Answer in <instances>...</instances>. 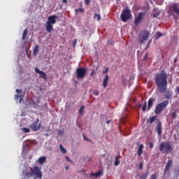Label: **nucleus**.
<instances>
[{"instance_id":"56","label":"nucleus","mask_w":179,"mask_h":179,"mask_svg":"<svg viewBox=\"0 0 179 179\" xmlns=\"http://www.w3.org/2000/svg\"><path fill=\"white\" fill-rule=\"evenodd\" d=\"M116 1H120V0H116Z\"/></svg>"},{"instance_id":"35","label":"nucleus","mask_w":179,"mask_h":179,"mask_svg":"<svg viewBox=\"0 0 179 179\" xmlns=\"http://www.w3.org/2000/svg\"><path fill=\"white\" fill-rule=\"evenodd\" d=\"M157 36H158L157 38H159V37H162L163 36V34H162L161 32H157Z\"/></svg>"},{"instance_id":"26","label":"nucleus","mask_w":179,"mask_h":179,"mask_svg":"<svg viewBox=\"0 0 179 179\" xmlns=\"http://www.w3.org/2000/svg\"><path fill=\"white\" fill-rule=\"evenodd\" d=\"M148 176H149V173H143V175H141L140 176V178L141 179H146V178H148Z\"/></svg>"},{"instance_id":"17","label":"nucleus","mask_w":179,"mask_h":179,"mask_svg":"<svg viewBox=\"0 0 179 179\" xmlns=\"http://www.w3.org/2000/svg\"><path fill=\"white\" fill-rule=\"evenodd\" d=\"M108 83V74H106L103 80V86L105 89L106 87H107Z\"/></svg>"},{"instance_id":"41","label":"nucleus","mask_w":179,"mask_h":179,"mask_svg":"<svg viewBox=\"0 0 179 179\" xmlns=\"http://www.w3.org/2000/svg\"><path fill=\"white\" fill-rule=\"evenodd\" d=\"M85 5H90V0H85Z\"/></svg>"},{"instance_id":"25","label":"nucleus","mask_w":179,"mask_h":179,"mask_svg":"<svg viewBox=\"0 0 179 179\" xmlns=\"http://www.w3.org/2000/svg\"><path fill=\"white\" fill-rule=\"evenodd\" d=\"M94 19H96L99 21V20H100V19H101V16L100 15V14L95 13L94 15Z\"/></svg>"},{"instance_id":"27","label":"nucleus","mask_w":179,"mask_h":179,"mask_svg":"<svg viewBox=\"0 0 179 179\" xmlns=\"http://www.w3.org/2000/svg\"><path fill=\"white\" fill-rule=\"evenodd\" d=\"M171 118H172L173 120H176V118H177V113L173 112V113H171Z\"/></svg>"},{"instance_id":"3","label":"nucleus","mask_w":179,"mask_h":179,"mask_svg":"<svg viewBox=\"0 0 179 179\" xmlns=\"http://www.w3.org/2000/svg\"><path fill=\"white\" fill-rule=\"evenodd\" d=\"M159 151L162 154L169 155L173 152V147L169 142H162L159 144Z\"/></svg>"},{"instance_id":"21","label":"nucleus","mask_w":179,"mask_h":179,"mask_svg":"<svg viewBox=\"0 0 179 179\" xmlns=\"http://www.w3.org/2000/svg\"><path fill=\"white\" fill-rule=\"evenodd\" d=\"M28 30H27V28H26L24 31H23V34H22V39L23 41H24V40H26V38L27 37V33H28Z\"/></svg>"},{"instance_id":"29","label":"nucleus","mask_w":179,"mask_h":179,"mask_svg":"<svg viewBox=\"0 0 179 179\" xmlns=\"http://www.w3.org/2000/svg\"><path fill=\"white\" fill-rule=\"evenodd\" d=\"M148 104L146 102H145L143 104V106H142V110L143 111H146V107H147Z\"/></svg>"},{"instance_id":"13","label":"nucleus","mask_w":179,"mask_h":179,"mask_svg":"<svg viewBox=\"0 0 179 179\" xmlns=\"http://www.w3.org/2000/svg\"><path fill=\"white\" fill-rule=\"evenodd\" d=\"M171 8L173 12L176 13V15H179V3H173L171 6Z\"/></svg>"},{"instance_id":"15","label":"nucleus","mask_w":179,"mask_h":179,"mask_svg":"<svg viewBox=\"0 0 179 179\" xmlns=\"http://www.w3.org/2000/svg\"><path fill=\"white\" fill-rule=\"evenodd\" d=\"M156 131L158 135H162V122L159 121L156 127Z\"/></svg>"},{"instance_id":"49","label":"nucleus","mask_w":179,"mask_h":179,"mask_svg":"<svg viewBox=\"0 0 179 179\" xmlns=\"http://www.w3.org/2000/svg\"><path fill=\"white\" fill-rule=\"evenodd\" d=\"M110 122H111V120H107L106 121V124H110Z\"/></svg>"},{"instance_id":"20","label":"nucleus","mask_w":179,"mask_h":179,"mask_svg":"<svg viewBox=\"0 0 179 179\" xmlns=\"http://www.w3.org/2000/svg\"><path fill=\"white\" fill-rule=\"evenodd\" d=\"M46 160V157H41L38 159V163H39V164H43V163H44Z\"/></svg>"},{"instance_id":"7","label":"nucleus","mask_w":179,"mask_h":179,"mask_svg":"<svg viewBox=\"0 0 179 179\" xmlns=\"http://www.w3.org/2000/svg\"><path fill=\"white\" fill-rule=\"evenodd\" d=\"M169 106V100H165L159 104H157L155 107V114H160L163 110L166 108V107Z\"/></svg>"},{"instance_id":"42","label":"nucleus","mask_w":179,"mask_h":179,"mask_svg":"<svg viewBox=\"0 0 179 179\" xmlns=\"http://www.w3.org/2000/svg\"><path fill=\"white\" fill-rule=\"evenodd\" d=\"M96 73V71L94 70H92V72L90 73V76H93Z\"/></svg>"},{"instance_id":"40","label":"nucleus","mask_w":179,"mask_h":179,"mask_svg":"<svg viewBox=\"0 0 179 179\" xmlns=\"http://www.w3.org/2000/svg\"><path fill=\"white\" fill-rule=\"evenodd\" d=\"M108 44H109V45H111V44H113V39H109L108 41Z\"/></svg>"},{"instance_id":"14","label":"nucleus","mask_w":179,"mask_h":179,"mask_svg":"<svg viewBox=\"0 0 179 179\" xmlns=\"http://www.w3.org/2000/svg\"><path fill=\"white\" fill-rule=\"evenodd\" d=\"M153 103H155V99L153 97L150 98L148 102V111H149V110H150L152 107H153Z\"/></svg>"},{"instance_id":"53","label":"nucleus","mask_w":179,"mask_h":179,"mask_svg":"<svg viewBox=\"0 0 179 179\" xmlns=\"http://www.w3.org/2000/svg\"><path fill=\"white\" fill-rule=\"evenodd\" d=\"M45 136H48V134H45Z\"/></svg>"},{"instance_id":"50","label":"nucleus","mask_w":179,"mask_h":179,"mask_svg":"<svg viewBox=\"0 0 179 179\" xmlns=\"http://www.w3.org/2000/svg\"><path fill=\"white\" fill-rule=\"evenodd\" d=\"M22 100H23V99L20 98V103H22Z\"/></svg>"},{"instance_id":"10","label":"nucleus","mask_w":179,"mask_h":179,"mask_svg":"<svg viewBox=\"0 0 179 179\" xmlns=\"http://www.w3.org/2000/svg\"><path fill=\"white\" fill-rule=\"evenodd\" d=\"M143 16H145V13H139L138 14L137 17L134 19L135 26H138L143 20Z\"/></svg>"},{"instance_id":"23","label":"nucleus","mask_w":179,"mask_h":179,"mask_svg":"<svg viewBox=\"0 0 179 179\" xmlns=\"http://www.w3.org/2000/svg\"><path fill=\"white\" fill-rule=\"evenodd\" d=\"M38 53V45H36L34 48V55H37Z\"/></svg>"},{"instance_id":"37","label":"nucleus","mask_w":179,"mask_h":179,"mask_svg":"<svg viewBox=\"0 0 179 179\" xmlns=\"http://www.w3.org/2000/svg\"><path fill=\"white\" fill-rule=\"evenodd\" d=\"M99 90H96V91H94L93 94H94V96H99Z\"/></svg>"},{"instance_id":"55","label":"nucleus","mask_w":179,"mask_h":179,"mask_svg":"<svg viewBox=\"0 0 179 179\" xmlns=\"http://www.w3.org/2000/svg\"><path fill=\"white\" fill-rule=\"evenodd\" d=\"M178 174H179V167H178Z\"/></svg>"},{"instance_id":"11","label":"nucleus","mask_w":179,"mask_h":179,"mask_svg":"<svg viewBox=\"0 0 179 179\" xmlns=\"http://www.w3.org/2000/svg\"><path fill=\"white\" fill-rule=\"evenodd\" d=\"M171 166H173V160L169 159L168 160L165 169H164V174H167L169 171H170V169H171Z\"/></svg>"},{"instance_id":"18","label":"nucleus","mask_w":179,"mask_h":179,"mask_svg":"<svg viewBox=\"0 0 179 179\" xmlns=\"http://www.w3.org/2000/svg\"><path fill=\"white\" fill-rule=\"evenodd\" d=\"M157 119V116L156 115L150 117L149 119L147 120V123L153 124V122H155V121H156Z\"/></svg>"},{"instance_id":"48","label":"nucleus","mask_w":179,"mask_h":179,"mask_svg":"<svg viewBox=\"0 0 179 179\" xmlns=\"http://www.w3.org/2000/svg\"><path fill=\"white\" fill-rule=\"evenodd\" d=\"M146 58H148V54H145V55L144 57V59H146Z\"/></svg>"},{"instance_id":"36","label":"nucleus","mask_w":179,"mask_h":179,"mask_svg":"<svg viewBox=\"0 0 179 179\" xmlns=\"http://www.w3.org/2000/svg\"><path fill=\"white\" fill-rule=\"evenodd\" d=\"M66 159L67 162H69L70 163H73L72 160H71V159L69 158V156L66 157Z\"/></svg>"},{"instance_id":"6","label":"nucleus","mask_w":179,"mask_h":179,"mask_svg":"<svg viewBox=\"0 0 179 179\" xmlns=\"http://www.w3.org/2000/svg\"><path fill=\"white\" fill-rule=\"evenodd\" d=\"M149 36H150V32H149V31H141L138 35V43H140V44H143V43L149 38Z\"/></svg>"},{"instance_id":"30","label":"nucleus","mask_w":179,"mask_h":179,"mask_svg":"<svg viewBox=\"0 0 179 179\" xmlns=\"http://www.w3.org/2000/svg\"><path fill=\"white\" fill-rule=\"evenodd\" d=\"M115 166H118V164H120V159H118V157H115Z\"/></svg>"},{"instance_id":"44","label":"nucleus","mask_w":179,"mask_h":179,"mask_svg":"<svg viewBox=\"0 0 179 179\" xmlns=\"http://www.w3.org/2000/svg\"><path fill=\"white\" fill-rule=\"evenodd\" d=\"M76 12H83V8L76 9Z\"/></svg>"},{"instance_id":"4","label":"nucleus","mask_w":179,"mask_h":179,"mask_svg":"<svg viewBox=\"0 0 179 179\" xmlns=\"http://www.w3.org/2000/svg\"><path fill=\"white\" fill-rule=\"evenodd\" d=\"M57 18L58 16L57 15H50L48 17L45 29L48 33H51L52 31V24H55L57 23Z\"/></svg>"},{"instance_id":"24","label":"nucleus","mask_w":179,"mask_h":179,"mask_svg":"<svg viewBox=\"0 0 179 179\" xmlns=\"http://www.w3.org/2000/svg\"><path fill=\"white\" fill-rule=\"evenodd\" d=\"M59 148H60L61 152L63 154L66 153V150L64 148V146H62V145H61V144L59 145Z\"/></svg>"},{"instance_id":"52","label":"nucleus","mask_w":179,"mask_h":179,"mask_svg":"<svg viewBox=\"0 0 179 179\" xmlns=\"http://www.w3.org/2000/svg\"><path fill=\"white\" fill-rule=\"evenodd\" d=\"M65 169H66V170H68V169H69V166H66Z\"/></svg>"},{"instance_id":"5","label":"nucleus","mask_w":179,"mask_h":179,"mask_svg":"<svg viewBox=\"0 0 179 179\" xmlns=\"http://www.w3.org/2000/svg\"><path fill=\"white\" fill-rule=\"evenodd\" d=\"M131 16H132V14L131 13V10H129V8L126 7L124 9H123L120 15V19L122 22H124L125 23L128 21V20L131 19Z\"/></svg>"},{"instance_id":"32","label":"nucleus","mask_w":179,"mask_h":179,"mask_svg":"<svg viewBox=\"0 0 179 179\" xmlns=\"http://www.w3.org/2000/svg\"><path fill=\"white\" fill-rule=\"evenodd\" d=\"M142 169H143V164L142 162H140L138 166V170H142Z\"/></svg>"},{"instance_id":"28","label":"nucleus","mask_w":179,"mask_h":179,"mask_svg":"<svg viewBox=\"0 0 179 179\" xmlns=\"http://www.w3.org/2000/svg\"><path fill=\"white\" fill-rule=\"evenodd\" d=\"M22 131H23V132H25V134H29V132H30V129L26 128V127H23L22 128Z\"/></svg>"},{"instance_id":"39","label":"nucleus","mask_w":179,"mask_h":179,"mask_svg":"<svg viewBox=\"0 0 179 179\" xmlns=\"http://www.w3.org/2000/svg\"><path fill=\"white\" fill-rule=\"evenodd\" d=\"M20 99V96L18 94L15 95V100H19Z\"/></svg>"},{"instance_id":"19","label":"nucleus","mask_w":179,"mask_h":179,"mask_svg":"<svg viewBox=\"0 0 179 179\" xmlns=\"http://www.w3.org/2000/svg\"><path fill=\"white\" fill-rule=\"evenodd\" d=\"M91 176H93V177H100V176H103V171L101 170H99L98 172L96 173H91Z\"/></svg>"},{"instance_id":"12","label":"nucleus","mask_w":179,"mask_h":179,"mask_svg":"<svg viewBox=\"0 0 179 179\" xmlns=\"http://www.w3.org/2000/svg\"><path fill=\"white\" fill-rule=\"evenodd\" d=\"M35 72L36 73H38V75H40L39 76L40 78H41L42 79H44V80H47V75L45 74V73L40 71L38 69H37V67L35 68Z\"/></svg>"},{"instance_id":"54","label":"nucleus","mask_w":179,"mask_h":179,"mask_svg":"<svg viewBox=\"0 0 179 179\" xmlns=\"http://www.w3.org/2000/svg\"><path fill=\"white\" fill-rule=\"evenodd\" d=\"M138 107H142V104L138 105Z\"/></svg>"},{"instance_id":"33","label":"nucleus","mask_w":179,"mask_h":179,"mask_svg":"<svg viewBox=\"0 0 179 179\" xmlns=\"http://www.w3.org/2000/svg\"><path fill=\"white\" fill-rule=\"evenodd\" d=\"M83 139H84V141H87L88 142H91L92 143V140L87 138V136H85V135H83Z\"/></svg>"},{"instance_id":"31","label":"nucleus","mask_w":179,"mask_h":179,"mask_svg":"<svg viewBox=\"0 0 179 179\" xmlns=\"http://www.w3.org/2000/svg\"><path fill=\"white\" fill-rule=\"evenodd\" d=\"M84 110H85V106H81L80 108V109H79V113H80V114H83V111H84Z\"/></svg>"},{"instance_id":"9","label":"nucleus","mask_w":179,"mask_h":179,"mask_svg":"<svg viewBox=\"0 0 179 179\" xmlns=\"http://www.w3.org/2000/svg\"><path fill=\"white\" fill-rule=\"evenodd\" d=\"M38 122H40V120L37 118L36 121L34 122L32 124L30 125V128L31 129H32V131L37 132V131L40 130V124H38Z\"/></svg>"},{"instance_id":"46","label":"nucleus","mask_w":179,"mask_h":179,"mask_svg":"<svg viewBox=\"0 0 179 179\" xmlns=\"http://www.w3.org/2000/svg\"><path fill=\"white\" fill-rule=\"evenodd\" d=\"M77 42H78V40H74V41L73 42V47H75L76 45Z\"/></svg>"},{"instance_id":"45","label":"nucleus","mask_w":179,"mask_h":179,"mask_svg":"<svg viewBox=\"0 0 179 179\" xmlns=\"http://www.w3.org/2000/svg\"><path fill=\"white\" fill-rule=\"evenodd\" d=\"M15 92H16V93H18V94H19L20 93H22V90L17 89V90H15Z\"/></svg>"},{"instance_id":"47","label":"nucleus","mask_w":179,"mask_h":179,"mask_svg":"<svg viewBox=\"0 0 179 179\" xmlns=\"http://www.w3.org/2000/svg\"><path fill=\"white\" fill-rule=\"evenodd\" d=\"M63 3H66L68 2V0H62Z\"/></svg>"},{"instance_id":"34","label":"nucleus","mask_w":179,"mask_h":179,"mask_svg":"<svg viewBox=\"0 0 179 179\" xmlns=\"http://www.w3.org/2000/svg\"><path fill=\"white\" fill-rule=\"evenodd\" d=\"M107 72H108V67L105 68L104 71H103V74L104 75L107 73Z\"/></svg>"},{"instance_id":"51","label":"nucleus","mask_w":179,"mask_h":179,"mask_svg":"<svg viewBox=\"0 0 179 179\" xmlns=\"http://www.w3.org/2000/svg\"><path fill=\"white\" fill-rule=\"evenodd\" d=\"M61 134H62V131H59V135H61Z\"/></svg>"},{"instance_id":"8","label":"nucleus","mask_w":179,"mask_h":179,"mask_svg":"<svg viewBox=\"0 0 179 179\" xmlns=\"http://www.w3.org/2000/svg\"><path fill=\"white\" fill-rule=\"evenodd\" d=\"M77 79H83L86 76L85 68H78L76 69Z\"/></svg>"},{"instance_id":"22","label":"nucleus","mask_w":179,"mask_h":179,"mask_svg":"<svg viewBox=\"0 0 179 179\" xmlns=\"http://www.w3.org/2000/svg\"><path fill=\"white\" fill-rule=\"evenodd\" d=\"M165 99H171V92H166L164 94Z\"/></svg>"},{"instance_id":"1","label":"nucleus","mask_w":179,"mask_h":179,"mask_svg":"<svg viewBox=\"0 0 179 179\" xmlns=\"http://www.w3.org/2000/svg\"><path fill=\"white\" fill-rule=\"evenodd\" d=\"M155 84L160 93H164L167 90V74L164 71L157 73L155 76Z\"/></svg>"},{"instance_id":"38","label":"nucleus","mask_w":179,"mask_h":179,"mask_svg":"<svg viewBox=\"0 0 179 179\" xmlns=\"http://www.w3.org/2000/svg\"><path fill=\"white\" fill-rule=\"evenodd\" d=\"M160 15V13H157L153 15L154 17H158Z\"/></svg>"},{"instance_id":"16","label":"nucleus","mask_w":179,"mask_h":179,"mask_svg":"<svg viewBox=\"0 0 179 179\" xmlns=\"http://www.w3.org/2000/svg\"><path fill=\"white\" fill-rule=\"evenodd\" d=\"M143 145L141 144L138 148L137 155L138 157L142 156V153H143Z\"/></svg>"},{"instance_id":"43","label":"nucleus","mask_w":179,"mask_h":179,"mask_svg":"<svg viewBox=\"0 0 179 179\" xmlns=\"http://www.w3.org/2000/svg\"><path fill=\"white\" fill-rule=\"evenodd\" d=\"M148 145H149L150 149H152V148H153V143L150 142V143H148Z\"/></svg>"},{"instance_id":"2","label":"nucleus","mask_w":179,"mask_h":179,"mask_svg":"<svg viewBox=\"0 0 179 179\" xmlns=\"http://www.w3.org/2000/svg\"><path fill=\"white\" fill-rule=\"evenodd\" d=\"M23 176H24V179H30V177L34 176V179L36 178H43V172H41V169L37 166L30 168V171L24 170L22 171Z\"/></svg>"}]
</instances>
